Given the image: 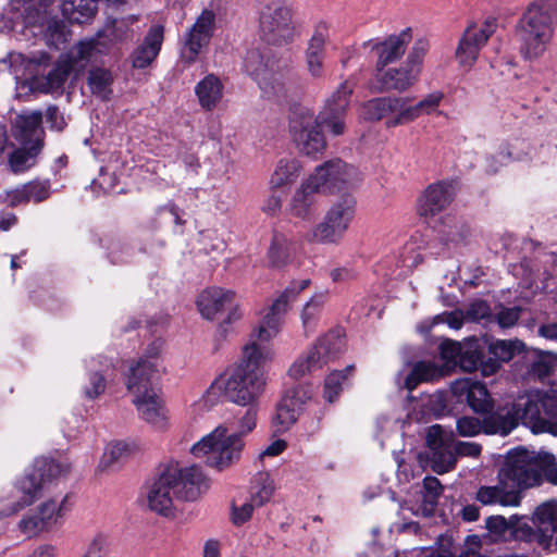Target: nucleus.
I'll use <instances>...</instances> for the list:
<instances>
[{"instance_id":"nucleus-35","label":"nucleus","mask_w":557,"mask_h":557,"mask_svg":"<svg viewBox=\"0 0 557 557\" xmlns=\"http://www.w3.org/2000/svg\"><path fill=\"white\" fill-rule=\"evenodd\" d=\"M71 73L74 70L69 65V59L60 57L55 67L47 76L34 77L30 81V89L45 94L57 91L63 87Z\"/></svg>"},{"instance_id":"nucleus-50","label":"nucleus","mask_w":557,"mask_h":557,"mask_svg":"<svg viewBox=\"0 0 557 557\" xmlns=\"http://www.w3.org/2000/svg\"><path fill=\"white\" fill-rule=\"evenodd\" d=\"M112 83V75L109 71L102 69H95L90 71L88 76V86L91 92L102 99H107L111 92L110 86Z\"/></svg>"},{"instance_id":"nucleus-40","label":"nucleus","mask_w":557,"mask_h":557,"mask_svg":"<svg viewBox=\"0 0 557 557\" xmlns=\"http://www.w3.org/2000/svg\"><path fill=\"white\" fill-rule=\"evenodd\" d=\"M354 370L355 367L350 364L343 370L331 372L325 377L323 396L326 401L334 403L337 399L341 392L348 386Z\"/></svg>"},{"instance_id":"nucleus-34","label":"nucleus","mask_w":557,"mask_h":557,"mask_svg":"<svg viewBox=\"0 0 557 557\" xmlns=\"http://www.w3.org/2000/svg\"><path fill=\"white\" fill-rule=\"evenodd\" d=\"M224 94L222 81L214 74L206 75L195 86V95L199 106L207 111L215 109Z\"/></svg>"},{"instance_id":"nucleus-47","label":"nucleus","mask_w":557,"mask_h":557,"mask_svg":"<svg viewBox=\"0 0 557 557\" xmlns=\"http://www.w3.org/2000/svg\"><path fill=\"white\" fill-rule=\"evenodd\" d=\"M444 100V92L434 90L423 96L417 103H413L417 120L422 115L442 114L440 107Z\"/></svg>"},{"instance_id":"nucleus-54","label":"nucleus","mask_w":557,"mask_h":557,"mask_svg":"<svg viewBox=\"0 0 557 557\" xmlns=\"http://www.w3.org/2000/svg\"><path fill=\"white\" fill-rule=\"evenodd\" d=\"M557 367V357L544 352L540 354L530 366V375L540 380L547 376Z\"/></svg>"},{"instance_id":"nucleus-14","label":"nucleus","mask_w":557,"mask_h":557,"mask_svg":"<svg viewBox=\"0 0 557 557\" xmlns=\"http://www.w3.org/2000/svg\"><path fill=\"white\" fill-rule=\"evenodd\" d=\"M308 177L321 193H335L359 182L360 173L342 160H332L317 166Z\"/></svg>"},{"instance_id":"nucleus-33","label":"nucleus","mask_w":557,"mask_h":557,"mask_svg":"<svg viewBox=\"0 0 557 557\" xmlns=\"http://www.w3.org/2000/svg\"><path fill=\"white\" fill-rule=\"evenodd\" d=\"M163 41V27L154 25L146 35L143 44L134 51L132 55L133 66L145 69L149 66L160 52Z\"/></svg>"},{"instance_id":"nucleus-29","label":"nucleus","mask_w":557,"mask_h":557,"mask_svg":"<svg viewBox=\"0 0 557 557\" xmlns=\"http://www.w3.org/2000/svg\"><path fill=\"white\" fill-rule=\"evenodd\" d=\"M410 41V29H405L399 34L388 36L381 42L370 44L371 49L375 51L377 57L376 71H381L387 64L401 58Z\"/></svg>"},{"instance_id":"nucleus-26","label":"nucleus","mask_w":557,"mask_h":557,"mask_svg":"<svg viewBox=\"0 0 557 557\" xmlns=\"http://www.w3.org/2000/svg\"><path fill=\"white\" fill-rule=\"evenodd\" d=\"M112 363L104 359H90L86 362V374L82 383V392L86 399L95 400L104 394L110 382Z\"/></svg>"},{"instance_id":"nucleus-36","label":"nucleus","mask_w":557,"mask_h":557,"mask_svg":"<svg viewBox=\"0 0 557 557\" xmlns=\"http://www.w3.org/2000/svg\"><path fill=\"white\" fill-rule=\"evenodd\" d=\"M387 110L388 116L385 120L387 128L406 125L417 120L413 103L409 97L388 96Z\"/></svg>"},{"instance_id":"nucleus-46","label":"nucleus","mask_w":557,"mask_h":557,"mask_svg":"<svg viewBox=\"0 0 557 557\" xmlns=\"http://www.w3.org/2000/svg\"><path fill=\"white\" fill-rule=\"evenodd\" d=\"M331 45V29L325 22L315 24L308 40L305 54L326 57V49Z\"/></svg>"},{"instance_id":"nucleus-31","label":"nucleus","mask_w":557,"mask_h":557,"mask_svg":"<svg viewBox=\"0 0 557 557\" xmlns=\"http://www.w3.org/2000/svg\"><path fill=\"white\" fill-rule=\"evenodd\" d=\"M302 401L297 391H288L276 407L272 418V426L276 433H284L297 421Z\"/></svg>"},{"instance_id":"nucleus-63","label":"nucleus","mask_w":557,"mask_h":557,"mask_svg":"<svg viewBox=\"0 0 557 557\" xmlns=\"http://www.w3.org/2000/svg\"><path fill=\"white\" fill-rule=\"evenodd\" d=\"M511 160L512 158L508 147H502L498 151L487 157L486 170L488 172L495 173L502 166L507 165Z\"/></svg>"},{"instance_id":"nucleus-64","label":"nucleus","mask_w":557,"mask_h":557,"mask_svg":"<svg viewBox=\"0 0 557 557\" xmlns=\"http://www.w3.org/2000/svg\"><path fill=\"white\" fill-rule=\"evenodd\" d=\"M255 507H257L251 499L249 498L248 502H245L240 505L233 504L232 506V521L236 525H240L245 522H247L255 510Z\"/></svg>"},{"instance_id":"nucleus-12","label":"nucleus","mask_w":557,"mask_h":557,"mask_svg":"<svg viewBox=\"0 0 557 557\" xmlns=\"http://www.w3.org/2000/svg\"><path fill=\"white\" fill-rule=\"evenodd\" d=\"M425 52V45L419 42L412 48L404 64L398 67L377 71L381 89L383 91L404 92L411 88L420 76Z\"/></svg>"},{"instance_id":"nucleus-61","label":"nucleus","mask_w":557,"mask_h":557,"mask_svg":"<svg viewBox=\"0 0 557 557\" xmlns=\"http://www.w3.org/2000/svg\"><path fill=\"white\" fill-rule=\"evenodd\" d=\"M462 346L454 341H445L441 344V357L446 362L447 368L457 366Z\"/></svg>"},{"instance_id":"nucleus-60","label":"nucleus","mask_w":557,"mask_h":557,"mask_svg":"<svg viewBox=\"0 0 557 557\" xmlns=\"http://www.w3.org/2000/svg\"><path fill=\"white\" fill-rule=\"evenodd\" d=\"M256 425L257 410L250 407L238 418L236 431L231 432V434H237L242 440H244V436L252 432Z\"/></svg>"},{"instance_id":"nucleus-37","label":"nucleus","mask_w":557,"mask_h":557,"mask_svg":"<svg viewBox=\"0 0 557 557\" xmlns=\"http://www.w3.org/2000/svg\"><path fill=\"white\" fill-rule=\"evenodd\" d=\"M98 0H64L63 15L72 23H87L97 12Z\"/></svg>"},{"instance_id":"nucleus-51","label":"nucleus","mask_w":557,"mask_h":557,"mask_svg":"<svg viewBox=\"0 0 557 557\" xmlns=\"http://www.w3.org/2000/svg\"><path fill=\"white\" fill-rule=\"evenodd\" d=\"M289 256V244L282 235H275L268 251L269 265L280 268L286 263Z\"/></svg>"},{"instance_id":"nucleus-23","label":"nucleus","mask_w":557,"mask_h":557,"mask_svg":"<svg viewBox=\"0 0 557 557\" xmlns=\"http://www.w3.org/2000/svg\"><path fill=\"white\" fill-rule=\"evenodd\" d=\"M442 494V485L434 476H426L422 487L416 486L408 493L401 505V511H410L413 516L429 517L433 513L437 499Z\"/></svg>"},{"instance_id":"nucleus-28","label":"nucleus","mask_w":557,"mask_h":557,"mask_svg":"<svg viewBox=\"0 0 557 557\" xmlns=\"http://www.w3.org/2000/svg\"><path fill=\"white\" fill-rule=\"evenodd\" d=\"M41 113L38 111L17 114L11 124L12 137L21 146L42 145L44 131L40 127Z\"/></svg>"},{"instance_id":"nucleus-4","label":"nucleus","mask_w":557,"mask_h":557,"mask_svg":"<svg viewBox=\"0 0 557 557\" xmlns=\"http://www.w3.org/2000/svg\"><path fill=\"white\" fill-rule=\"evenodd\" d=\"M244 448L245 441L239 435L231 434L225 424H219L190 447V454L222 472L240 460Z\"/></svg>"},{"instance_id":"nucleus-22","label":"nucleus","mask_w":557,"mask_h":557,"mask_svg":"<svg viewBox=\"0 0 557 557\" xmlns=\"http://www.w3.org/2000/svg\"><path fill=\"white\" fill-rule=\"evenodd\" d=\"M65 500L61 499H48L40 504L36 511L32 515L24 517L20 521V528L27 535H34L39 532L49 530L55 525L65 513Z\"/></svg>"},{"instance_id":"nucleus-39","label":"nucleus","mask_w":557,"mask_h":557,"mask_svg":"<svg viewBox=\"0 0 557 557\" xmlns=\"http://www.w3.org/2000/svg\"><path fill=\"white\" fill-rule=\"evenodd\" d=\"M326 300L325 293L314 294L302 307L300 319L305 336H310L317 329L319 317Z\"/></svg>"},{"instance_id":"nucleus-18","label":"nucleus","mask_w":557,"mask_h":557,"mask_svg":"<svg viewBox=\"0 0 557 557\" xmlns=\"http://www.w3.org/2000/svg\"><path fill=\"white\" fill-rule=\"evenodd\" d=\"M141 499L153 512L162 516H172L175 510L174 487L165 470L158 478L147 483L143 490Z\"/></svg>"},{"instance_id":"nucleus-24","label":"nucleus","mask_w":557,"mask_h":557,"mask_svg":"<svg viewBox=\"0 0 557 557\" xmlns=\"http://www.w3.org/2000/svg\"><path fill=\"white\" fill-rule=\"evenodd\" d=\"M453 196L454 191L449 183L431 184L418 198L417 213L424 219L434 218L449 206Z\"/></svg>"},{"instance_id":"nucleus-48","label":"nucleus","mask_w":557,"mask_h":557,"mask_svg":"<svg viewBox=\"0 0 557 557\" xmlns=\"http://www.w3.org/2000/svg\"><path fill=\"white\" fill-rule=\"evenodd\" d=\"M534 521L544 532L548 530V527H550L557 545V505L547 503L537 507L534 513Z\"/></svg>"},{"instance_id":"nucleus-13","label":"nucleus","mask_w":557,"mask_h":557,"mask_svg":"<svg viewBox=\"0 0 557 557\" xmlns=\"http://www.w3.org/2000/svg\"><path fill=\"white\" fill-rule=\"evenodd\" d=\"M164 470L173 484L177 500H197L210 487V479L199 466L181 467L176 463L166 467Z\"/></svg>"},{"instance_id":"nucleus-43","label":"nucleus","mask_w":557,"mask_h":557,"mask_svg":"<svg viewBox=\"0 0 557 557\" xmlns=\"http://www.w3.org/2000/svg\"><path fill=\"white\" fill-rule=\"evenodd\" d=\"M135 451V445L125 441H116L109 443L98 465L99 471L109 470L115 462L129 456Z\"/></svg>"},{"instance_id":"nucleus-10","label":"nucleus","mask_w":557,"mask_h":557,"mask_svg":"<svg viewBox=\"0 0 557 557\" xmlns=\"http://www.w3.org/2000/svg\"><path fill=\"white\" fill-rule=\"evenodd\" d=\"M355 212V200L345 195L334 201L323 220L308 233V240L318 244H336L348 230Z\"/></svg>"},{"instance_id":"nucleus-17","label":"nucleus","mask_w":557,"mask_h":557,"mask_svg":"<svg viewBox=\"0 0 557 557\" xmlns=\"http://www.w3.org/2000/svg\"><path fill=\"white\" fill-rule=\"evenodd\" d=\"M214 26V12L212 10L205 9L185 34L181 53L184 61L188 63L196 61L202 49L209 45L213 35Z\"/></svg>"},{"instance_id":"nucleus-3","label":"nucleus","mask_w":557,"mask_h":557,"mask_svg":"<svg viewBox=\"0 0 557 557\" xmlns=\"http://www.w3.org/2000/svg\"><path fill=\"white\" fill-rule=\"evenodd\" d=\"M267 379L232 366L210 384L201 398L194 406L212 407L224 396L238 406L252 405L263 393Z\"/></svg>"},{"instance_id":"nucleus-38","label":"nucleus","mask_w":557,"mask_h":557,"mask_svg":"<svg viewBox=\"0 0 557 557\" xmlns=\"http://www.w3.org/2000/svg\"><path fill=\"white\" fill-rule=\"evenodd\" d=\"M300 163L295 158L281 159L270 178L272 189H278L293 184L300 173Z\"/></svg>"},{"instance_id":"nucleus-1","label":"nucleus","mask_w":557,"mask_h":557,"mask_svg":"<svg viewBox=\"0 0 557 557\" xmlns=\"http://www.w3.org/2000/svg\"><path fill=\"white\" fill-rule=\"evenodd\" d=\"M521 422L533 432L557 435V399L540 393H528L517 398L508 409H502L483 422L474 417L456 421L459 436L471 437L481 431L486 434L508 435Z\"/></svg>"},{"instance_id":"nucleus-6","label":"nucleus","mask_w":557,"mask_h":557,"mask_svg":"<svg viewBox=\"0 0 557 557\" xmlns=\"http://www.w3.org/2000/svg\"><path fill=\"white\" fill-rule=\"evenodd\" d=\"M425 441L431 451V467L438 474L453 470L457 457H478L481 454V446L476 443H454V434L445 431L440 424L428 429Z\"/></svg>"},{"instance_id":"nucleus-8","label":"nucleus","mask_w":557,"mask_h":557,"mask_svg":"<svg viewBox=\"0 0 557 557\" xmlns=\"http://www.w3.org/2000/svg\"><path fill=\"white\" fill-rule=\"evenodd\" d=\"M67 471V463L44 457L36 458L15 482L18 502L14 505L12 512L33 504L41 495L46 483Z\"/></svg>"},{"instance_id":"nucleus-45","label":"nucleus","mask_w":557,"mask_h":557,"mask_svg":"<svg viewBox=\"0 0 557 557\" xmlns=\"http://www.w3.org/2000/svg\"><path fill=\"white\" fill-rule=\"evenodd\" d=\"M274 491L275 483L271 475L267 472L258 473L251 485L250 499L257 507H261L272 498Z\"/></svg>"},{"instance_id":"nucleus-16","label":"nucleus","mask_w":557,"mask_h":557,"mask_svg":"<svg viewBox=\"0 0 557 557\" xmlns=\"http://www.w3.org/2000/svg\"><path fill=\"white\" fill-rule=\"evenodd\" d=\"M496 23L486 20L482 24H471L463 32L456 49V59L460 66L470 70L475 63L479 51L494 34Z\"/></svg>"},{"instance_id":"nucleus-44","label":"nucleus","mask_w":557,"mask_h":557,"mask_svg":"<svg viewBox=\"0 0 557 557\" xmlns=\"http://www.w3.org/2000/svg\"><path fill=\"white\" fill-rule=\"evenodd\" d=\"M42 145L22 146L14 150L9 157V164L13 172L20 173L28 170L36 163V158Z\"/></svg>"},{"instance_id":"nucleus-25","label":"nucleus","mask_w":557,"mask_h":557,"mask_svg":"<svg viewBox=\"0 0 557 557\" xmlns=\"http://www.w3.org/2000/svg\"><path fill=\"white\" fill-rule=\"evenodd\" d=\"M236 299V293L220 286H210L202 289L196 298V307L199 314L213 321L220 315L228 305Z\"/></svg>"},{"instance_id":"nucleus-57","label":"nucleus","mask_w":557,"mask_h":557,"mask_svg":"<svg viewBox=\"0 0 557 557\" xmlns=\"http://www.w3.org/2000/svg\"><path fill=\"white\" fill-rule=\"evenodd\" d=\"M523 348V344L520 341H504L499 339L491 343L490 351L496 357L498 361L510 360L516 351Z\"/></svg>"},{"instance_id":"nucleus-27","label":"nucleus","mask_w":557,"mask_h":557,"mask_svg":"<svg viewBox=\"0 0 557 557\" xmlns=\"http://www.w3.org/2000/svg\"><path fill=\"white\" fill-rule=\"evenodd\" d=\"M274 359V350L269 345H257L255 342H247L242 348V356L234 364L237 368L255 373L261 379H267V366Z\"/></svg>"},{"instance_id":"nucleus-15","label":"nucleus","mask_w":557,"mask_h":557,"mask_svg":"<svg viewBox=\"0 0 557 557\" xmlns=\"http://www.w3.org/2000/svg\"><path fill=\"white\" fill-rule=\"evenodd\" d=\"M259 29L262 38L272 45L292 40L294 27L290 10L280 3L267 5L260 15Z\"/></svg>"},{"instance_id":"nucleus-21","label":"nucleus","mask_w":557,"mask_h":557,"mask_svg":"<svg viewBox=\"0 0 557 557\" xmlns=\"http://www.w3.org/2000/svg\"><path fill=\"white\" fill-rule=\"evenodd\" d=\"M453 396L458 403H466L474 412L484 413L493 409V399L484 383L462 377L450 384Z\"/></svg>"},{"instance_id":"nucleus-42","label":"nucleus","mask_w":557,"mask_h":557,"mask_svg":"<svg viewBox=\"0 0 557 557\" xmlns=\"http://www.w3.org/2000/svg\"><path fill=\"white\" fill-rule=\"evenodd\" d=\"M435 239L443 246H456L465 238V230L461 225L456 223L453 219H442L434 227Z\"/></svg>"},{"instance_id":"nucleus-55","label":"nucleus","mask_w":557,"mask_h":557,"mask_svg":"<svg viewBox=\"0 0 557 557\" xmlns=\"http://www.w3.org/2000/svg\"><path fill=\"white\" fill-rule=\"evenodd\" d=\"M513 523H510L503 516H492L486 519V529L488 532L490 541L498 542L506 539L510 533Z\"/></svg>"},{"instance_id":"nucleus-53","label":"nucleus","mask_w":557,"mask_h":557,"mask_svg":"<svg viewBox=\"0 0 557 557\" xmlns=\"http://www.w3.org/2000/svg\"><path fill=\"white\" fill-rule=\"evenodd\" d=\"M109 536L104 533H97L86 543L81 557H109Z\"/></svg>"},{"instance_id":"nucleus-49","label":"nucleus","mask_w":557,"mask_h":557,"mask_svg":"<svg viewBox=\"0 0 557 557\" xmlns=\"http://www.w3.org/2000/svg\"><path fill=\"white\" fill-rule=\"evenodd\" d=\"M345 113L324 107L319 115L315 116L319 117V126L323 124L332 135L339 136L344 134L346 128Z\"/></svg>"},{"instance_id":"nucleus-20","label":"nucleus","mask_w":557,"mask_h":557,"mask_svg":"<svg viewBox=\"0 0 557 557\" xmlns=\"http://www.w3.org/2000/svg\"><path fill=\"white\" fill-rule=\"evenodd\" d=\"M115 39L114 27L108 26L98 32L95 37L79 41L69 53L61 57L69 59V65L74 70V73H79L95 54L103 52Z\"/></svg>"},{"instance_id":"nucleus-62","label":"nucleus","mask_w":557,"mask_h":557,"mask_svg":"<svg viewBox=\"0 0 557 557\" xmlns=\"http://www.w3.org/2000/svg\"><path fill=\"white\" fill-rule=\"evenodd\" d=\"M27 200L39 202L49 197L50 184L48 181H34L25 184Z\"/></svg>"},{"instance_id":"nucleus-58","label":"nucleus","mask_w":557,"mask_h":557,"mask_svg":"<svg viewBox=\"0 0 557 557\" xmlns=\"http://www.w3.org/2000/svg\"><path fill=\"white\" fill-rule=\"evenodd\" d=\"M69 35V29L62 22L55 20L48 22L45 38L49 46L59 48L67 41Z\"/></svg>"},{"instance_id":"nucleus-11","label":"nucleus","mask_w":557,"mask_h":557,"mask_svg":"<svg viewBox=\"0 0 557 557\" xmlns=\"http://www.w3.org/2000/svg\"><path fill=\"white\" fill-rule=\"evenodd\" d=\"M289 133L299 151L307 156L315 157L326 147L319 117L308 107H297L290 112Z\"/></svg>"},{"instance_id":"nucleus-7","label":"nucleus","mask_w":557,"mask_h":557,"mask_svg":"<svg viewBox=\"0 0 557 557\" xmlns=\"http://www.w3.org/2000/svg\"><path fill=\"white\" fill-rule=\"evenodd\" d=\"M550 460L549 454L516 448L507 454L498 478L516 490L532 487L540 484L542 470Z\"/></svg>"},{"instance_id":"nucleus-59","label":"nucleus","mask_w":557,"mask_h":557,"mask_svg":"<svg viewBox=\"0 0 557 557\" xmlns=\"http://www.w3.org/2000/svg\"><path fill=\"white\" fill-rule=\"evenodd\" d=\"M481 354L472 344H465L461 348V354L457 366L465 372H473L478 369Z\"/></svg>"},{"instance_id":"nucleus-19","label":"nucleus","mask_w":557,"mask_h":557,"mask_svg":"<svg viewBox=\"0 0 557 557\" xmlns=\"http://www.w3.org/2000/svg\"><path fill=\"white\" fill-rule=\"evenodd\" d=\"M245 70L256 78L267 97H278L284 92V74L274 71L273 63H264L263 58L258 52H249L247 54Z\"/></svg>"},{"instance_id":"nucleus-56","label":"nucleus","mask_w":557,"mask_h":557,"mask_svg":"<svg viewBox=\"0 0 557 557\" xmlns=\"http://www.w3.org/2000/svg\"><path fill=\"white\" fill-rule=\"evenodd\" d=\"M351 92L352 85L348 81L344 82L330 96L324 107L337 110L338 112H346Z\"/></svg>"},{"instance_id":"nucleus-5","label":"nucleus","mask_w":557,"mask_h":557,"mask_svg":"<svg viewBox=\"0 0 557 557\" xmlns=\"http://www.w3.org/2000/svg\"><path fill=\"white\" fill-rule=\"evenodd\" d=\"M555 11L548 3L533 4L523 14L518 37L520 51L528 60L540 58L553 35V20Z\"/></svg>"},{"instance_id":"nucleus-52","label":"nucleus","mask_w":557,"mask_h":557,"mask_svg":"<svg viewBox=\"0 0 557 557\" xmlns=\"http://www.w3.org/2000/svg\"><path fill=\"white\" fill-rule=\"evenodd\" d=\"M360 115L367 121L387 120V97H380L364 102L361 107Z\"/></svg>"},{"instance_id":"nucleus-2","label":"nucleus","mask_w":557,"mask_h":557,"mask_svg":"<svg viewBox=\"0 0 557 557\" xmlns=\"http://www.w3.org/2000/svg\"><path fill=\"white\" fill-rule=\"evenodd\" d=\"M163 343L159 339L147 346L143 355L129 362L124 374L127 391L134 396V405L143 420L162 430L168 425L169 414L162 400L151 387L164 370L162 362Z\"/></svg>"},{"instance_id":"nucleus-32","label":"nucleus","mask_w":557,"mask_h":557,"mask_svg":"<svg viewBox=\"0 0 557 557\" xmlns=\"http://www.w3.org/2000/svg\"><path fill=\"white\" fill-rule=\"evenodd\" d=\"M321 193L307 177L296 189L290 201V213L299 219L309 220L317 211V195Z\"/></svg>"},{"instance_id":"nucleus-9","label":"nucleus","mask_w":557,"mask_h":557,"mask_svg":"<svg viewBox=\"0 0 557 557\" xmlns=\"http://www.w3.org/2000/svg\"><path fill=\"white\" fill-rule=\"evenodd\" d=\"M344 339L342 330H332L319 337L317 343L304 355L299 356L288 369L293 379H301L321 370L343 350Z\"/></svg>"},{"instance_id":"nucleus-30","label":"nucleus","mask_w":557,"mask_h":557,"mask_svg":"<svg viewBox=\"0 0 557 557\" xmlns=\"http://www.w3.org/2000/svg\"><path fill=\"white\" fill-rule=\"evenodd\" d=\"M475 499L484 506L500 505L504 507H517L520 504V493L509 482H502L494 486H481Z\"/></svg>"},{"instance_id":"nucleus-41","label":"nucleus","mask_w":557,"mask_h":557,"mask_svg":"<svg viewBox=\"0 0 557 557\" xmlns=\"http://www.w3.org/2000/svg\"><path fill=\"white\" fill-rule=\"evenodd\" d=\"M446 373L445 369L430 361H421L414 364L412 372L406 377L405 386L411 391L420 382L436 380Z\"/></svg>"}]
</instances>
